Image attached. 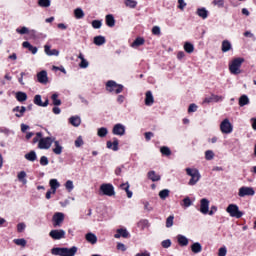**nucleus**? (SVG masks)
<instances>
[{
	"label": "nucleus",
	"mask_w": 256,
	"mask_h": 256,
	"mask_svg": "<svg viewBox=\"0 0 256 256\" xmlns=\"http://www.w3.org/2000/svg\"><path fill=\"white\" fill-rule=\"evenodd\" d=\"M213 157H215V153H213V151L207 150V151L205 152V159H206L207 161H211V160L213 159Z\"/></svg>",
	"instance_id": "8fccbe9b"
},
{
	"label": "nucleus",
	"mask_w": 256,
	"mask_h": 256,
	"mask_svg": "<svg viewBox=\"0 0 256 256\" xmlns=\"http://www.w3.org/2000/svg\"><path fill=\"white\" fill-rule=\"evenodd\" d=\"M107 148L112 149L113 151H119V140H117V138H115L113 142L108 141Z\"/></svg>",
	"instance_id": "a211bd4d"
},
{
	"label": "nucleus",
	"mask_w": 256,
	"mask_h": 256,
	"mask_svg": "<svg viewBox=\"0 0 256 256\" xmlns=\"http://www.w3.org/2000/svg\"><path fill=\"white\" fill-rule=\"evenodd\" d=\"M193 202H191V199L189 197H186L183 199L182 207H191Z\"/></svg>",
	"instance_id": "603ef678"
},
{
	"label": "nucleus",
	"mask_w": 256,
	"mask_h": 256,
	"mask_svg": "<svg viewBox=\"0 0 256 256\" xmlns=\"http://www.w3.org/2000/svg\"><path fill=\"white\" fill-rule=\"evenodd\" d=\"M231 49H233V46L231 45V42H229V40H224L222 42V53H227V51H231Z\"/></svg>",
	"instance_id": "412c9836"
},
{
	"label": "nucleus",
	"mask_w": 256,
	"mask_h": 256,
	"mask_svg": "<svg viewBox=\"0 0 256 256\" xmlns=\"http://www.w3.org/2000/svg\"><path fill=\"white\" fill-rule=\"evenodd\" d=\"M186 173L191 177V179L188 182V185H197V182L199 179H201V174L199 173V170L195 168H186Z\"/></svg>",
	"instance_id": "7ed1b4c3"
},
{
	"label": "nucleus",
	"mask_w": 256,
	"mask_h": 256,
	"mask_svg": "<svg viewBox=\"0 0 256 256\" xmlns=\"http://www.w3.org/2000/svg\"><path fill=\"white\" fill-rule=\"evenodd\" d=\"M106 25L108 27H115V17L112 14L106 15Z\"/></svg>",
	"instance_id": "c85d7f7f"
},
{
	"label": "nucleus",
	"mask_w": 256,
	"mask_h": 256,
	"mask_svg": "<svg viewBox=\"0 0 256 256\" xmlns=\"http://www.w3.org/2000/svg\"><path fill=\"white\" fill-rule=\"evenodd\" d=\"M106 91L109 93H116V95H119V93L123 92V85L117 84V82L113 80H109L106 83Z\"/></svg>",
	"instance_id": "20e7f679"
},
{
	"label": "nucleus",
	"mask_w": 256,
	"mask_h": 256,
	"mask_svg": "<svg viewBox=\"0 0 256 256\" xmlns=\"http://www.w3.org/2000/svg\"><path fill=\"white\" fill-rule=\"evenodd\" d=\"M115 239H120L121 237H123L124 239H127V237H129V232L127 231V229H118L116 234L114 235Z\"/></svg>",
	"instance_id": "2eb2a0df"
},
{
	"label": "nucleus",
	"mask_w": 256,
	"mask_h": 256,
	"mask_svg": "<svg viewBox=\"0 0 256 256\" xmlns=\"http://www.w3.org/2000/svg\"><path fill=\"white\" fill-rule=\"evenodd\" d=\"M101 25H103V23L100 20H93L92 21V27L94 29H101Z\"/></svg>",
	"instance_id": "3c124183"
},
{
	"label": "nucleus",
	"mask_w": 256,
	"mask_h": 256,
	"mask_svg": "<svg viewBox=\"0 0 256 256\" xmlns=\"http://www.w3.org/2000/svg\"><path fill=\"white\" fill-rule=\"evenodd\" d=\"M17 33H20V35H26V33H29V28L22 27L21 29H16Z\"/></svg>",
	"instance_id": "13d9d810"
},
{
	"label": "nucleus",
	"mask_w": 256,
	"mask_h": 256,
	"mask_svg": "<svg viewBox=\"0 0 256 256\" xmlns=\"http://www.w3.org/2000/svg\"><path fill=\"white\" fill-rule=\"evenodd\" d=\"M86 241H88V243H91L92 245H95V243H97V236H95V234L93 233H87L86 236Z\"/></svg>",
	"instance_id": "b1692460"
},
{
	"label": "nucleus",
	"mask_w": 256,
	"mask_h": 256,
	"mask_svg": "<svg viewBox=\"0 0 256 256\" xmlns=\"http://www.w3.org/2000/svg\"><path fill=\"white\" fill-rule=\"evenodd\" d=\"M141 45H145V39H143L142 37H138L131 44V47H133L135 49L137 47H141Z\"/></svg>",
	"instance_id": "a878e982"
},
{
	"label": "nucleus",
	"mask_w": 256,
	"mask_h": 256,
	"mask_svg": "<svg viewBox=\"0 0 256 256\" xmlns=\"http://www.w3.org/2000/svg\"><path fill=\"white\" fill-rule=\"evenodd\" d=\"M100 191L102 195H106L107 197H113V195H115V188L112 184H102Z\"/></svg>",
	"instance_id": "423d86ee"
},
{
	"label": "nucleus",
	"mask_w": 256,
	"mask_h": 256,
	"mask_svg": "<svg viewBox=\"0 0 256 256\" xmlns=\"http://www.w3.org/2000/svg\"><path fill=\"white\" fill-rule=\"evenodd\" d=\"M226 211L229 213L230 217H235L236 219H241L243 217V212L239 210V206L236 204H230Z\"/></svg>",
	"instance_id": "39448f33"
},
{
	"label": "nucleus",
	"mask_w": 256,
	"mask_h": 256,
	"mask_svg": "<svg viewBox=\"0 0 256 256\" xmlns=\"http://www.w3.org/2000/svg\"><path fill=\"white\" fill-rule=\"evenodd\" d=\"M74 15L76 19H83L85 17V12H83V9L81 8H76L74 10Z\"/></svg>",
	"instance_id": "c9c22d12"
},
{
	"label": "nucleus",
	"mask_w": 256,
	"mask_h": 256,
	"mask_svg": "<svg viewBox=\"0 0 256 256\" xmlns=\"http://www.w3.org/2000/svg\"><path fill=\"white\" fill-rule=\"evenodd\" d=\"M40 165L42 166L49 165V159L46 156H42L40 158Z\"/></svg>",
	"instance_id": "bf43d9fd"
},
{
	"label": "nucleus",
	"mask_w": 256,
	"mask_h": 256,
	"mask_svg": "<svg viewBox=\"0 0 256 256\" xmlns=\"http://www.w3.org/2000/svg\"><path fill=\"white\" fill-rule=\"evenodd\" d=\"M239 197H253L255 195V190L252 187H241L238 192Z\"/></svg>",
	"instance_id": "1a4fd4ad"
},
{
	"label": "nucleus",
	"mask_w": 256,
	"mask_h": 256,
	"mask_svg": "<svg viewBox=\"0 0 256 256\" xmlns=\"http://www.w3.org/2000/svg\"><path fill=\"white\" fill-rule=\"evenodd\" d=\"M65 187H66V189L68 190V191H73V181H71V180H68L67 182H66V184H65Z\"/></svg>",
	"instance_id": "052dcab7"
},
{
	"label": "nucleus",
	"mask_w": 256,
	"mask_h": 256,
	"mask_svg": "<svg viewBox=\"0 0 256 256\" xmlns=\"http://www.w3.org/2000/svg\"><path fill=\"white\" fill-rule=\"evenodd\" d=\"M245 63L243 58H235L229 64V71L232 75H239L241 73V65Z\"/></svg>",
	"instance_id": "f03ea898"
},
{
	"label": "nucleus",
	"mask_w": 256,
	"mask_h": 256,
	"mask_svg": "<svg viewBox=\"0 0 256 256\" xmlns=\"http://www.w3.org/2000/svg\"><path fill=\"white\" fill-rule=\"evenodd\" d=\"M191 249L193 253H201L203 248L199 242H196L191 246Z\"/></svg>",
	"instance_id": "58836bf2"
},
{
	"label": "nucleus",
	"mask_w": 256,
	"mask_h": 256,
	"mask_svg": "<svg viewBox=\"0 0 256 256\" xmlns=\"http://www.w3.org/2000/svg\"><path fill=\"white\" fill-rule=\"evenodd\" d=\"M138 227L140 229H146V227H149V220H141L138 222Z\"/></svg>",
	"instance_id": "09e8293b"
},
{
	"label": "nucleus",
	"mask_w": 256,
	"mask_h": 256,
	"mask_svg": "<svg viewBox=\"0 0 256 256\" xmlns=\"http://www.w3.org/2000/svg\"><path fill=\"white\" fill-rule=\"evenodd\" d=\"M54 145L55 148H53V153H55V155H61V153H63V147L59 145V141L54 140Z\"/></svg>",
	"instance_id": "7c9ffc66"
},
{
	"label": "nucleus",
	"mask_w": 256,
	"mask_h": 256,
	"mask_svg": "<svg viewBox=\"0 0 256 256\" xmlns=\"http://www.w3.org/2000/svg\"><path fill=\"white\" fill-rule=\"evenodd\" d=\"M160 153H162V155H165L166 157H169V155H171V149H169V147L167 146H163L160 148Z\"/></svg>",
	"instance_id": "a18cd8bd"
},
{
	"label": "nucleus",
	"mask_w": 256,
	"mask_h": 256,
	"mask_svg": "<svg viewBox=\"0 0 256 256\" xmlns=\"http://www.w3.org/2000/svg\"><path fill=\"white\" fill-rule=\"evenodd\" d=\"M184 51H186V53H193V51H195V47L193 46V44L186 42L184 44Z\"/></svg>",
	"instance_id": "ea45409f"
},
{
	"label": "nucleus",
	"mask_w": 256,
	"mask_h": 256,
	"mask_svg": "<svg viewBox=\"0 0 256 256\" xmlns=\"http://www.w3.org/2000/svg\"><path fill=\"white\" fill-rule=\"evenodd\" d=\"M213 5H216L217 7H223V5H225V1L224 0H214Z\"/></svg>",
	"instance_id": "e2e57ef3"
},
{
	"label": "nucleus",
	"mask_w": 256,
	"mask_h": 256,
	"mask_svg": "<svg viewBox=\"0 0 256 256\" xmlns=\"http://www.w3.org/2000/svg\"><path fill=\"white\" fill-rule=\"evenodd\" d=\"M126 7H129L130 9H135L137 7V1L135 0H125Z\"/></svg>",
	"instance_id": "37998d69"
},
{
	"label": "nucleus",
	"mask_w": 256,
	"mask_h": 256,
	"mask_svg": "<svg viewBox=\"0 0 256 256\" xmlns=\"http://www.w3.org/2000/svg\"><path fill=\"white\" fill-rule=\"evenodd\" d=\"M34 103L35 105H38V107H47V105H49V99H46L45 102L43 103L41 101V95H36L34 97Z\"/></svg>",
	"instance_id": "dca6fc26"
},
{
	"label": "nucleus",
	"mask_w": 256,
	"mask_h": 256,
	"mask_svg": "<svg viewBox=\"0 0 256 256\" xmlns=\"http://www.w3.org/2000/svg\"><path fill=\"white\" fill-rule=\"evenodd\" d=\"M22 47H24V49H28L29 51H31L33 55L37 53V47L31 45V43H29L28 41L23 42Z\"/></svg>",
	"instance_id": "393cba45"
},
{
	"label": "nucleus",
	"mask_w": 256,
	"mask_h": 256,
	"mask_svg": "<svg viewBox=\"0 0 256 256\" xmlns=\"http://www.w3.org/2000/svg\"><path fill=\"white\" fill-rule=\"evenodd\" d=\"M200 211L203 213V215H207V213H209V200L206 198H203L200 201Z\"/></svg>",
	"instance_id": "ddd939ff"
},
{
	"label": "nucleus",
	"mask_w": 256,
	"mask_h": 256,
	"mask_svg": "<svg viewBox=\"0 0 256 256\" xmlns=\"http://www.w3.org/2000/svg\"><path fill=\"white\" fill-rule=\"evenodd\" d=\"M155 103V99L153 98V93L151 91L146 92V97H145V105L148 107L153 105Z\"/></svg>",
	"instance_id": "f3484780"
},
{
	"label": "nucleus",
	"mask_w": 256,
	"mask_h": 256,
	"mask_svg": "<svg viewBox=\"0 0 256 256\" xmlns=\"http://www.w3.org/2000/svg\"><path fill=\"white\" fill-rule=\"evenodd\" d=\"M52 221H53L54 227H61V223H63V221H65V214H63L61 212H56L53 215Z\"/></svg>",
	"instance_id": "9d476101"
},
{
	"label": "nucleus",
	"mask_w": 256,
	"mask_h": 256,
	"mask_svg": "<svg viewBox=\"0 0 256 256\" xmlns=\"http://www.w3.org/2000/svg\"><path fill=\"white\" fill-rule=\"evenodd\" d=\"M69 121L74 127H79V125H81V118L79 116H72Z\"/></svg>",
	"instance_id": "c756f323"
},
{
	"label": "nucleus",
	"mask_w": 256,
	"mask_h": 256,
	"mask_svg": "<svg viewBox=\"0 0 256 256\" xmlns=\"http://www.w3.org/2000/svg\"><path fill=\"white\" fill-rule=\"evenodd\" d=\"M197 15L202 19H207L209 12L205 8H199L197 10Z\"/></svg>",
	"instance_id": "473e14b6"
},
{
	"label": "nucleus",
	"mask_w": 256,
	"mask_h": 256,
	"mask_svg": "<svg viewBox=\"0 0 256 256\" xmlns=\"http://www.w3.org/2000/svg\"><path fill=\"white\" fill-rule=\"evenodd\" d=\"M148 179H150L153 182L161 181V176L158 175L155 171H150L148 172Z\"/></svg>",
	"instance_id": "cd10ccee"
},
{
	"label": "nucleus",
	"mask_w": 256,
	"mask_h": 256,
	"mask_svg": "<svg viewBox=\"0 0 256 256\" xmlns=\"http://www.w3.org/2000/svg\"><path fill=\"white\" fill-rule=\"evenodd\" d=\"M109 133V131L107 130V128L102 127L98 129L97 135L98 137H107V134Z\"/></svg>",
	"instance_id": "c03bdc74"
},
{
	"label": "nucleus",
	"mask_w": 256,
	"mask_h": 256,
	"mask_svg": "<svg viewBox=\"0 0 256 256\" xmlns=\"http://www.w3.org/2000/svg\"><path fill=\"white\" fill-rule=\"evenodd\" d=\"M177 241L181 247H187L189 245V239L183 235H178L177 236Z\"/></svg>",
	"instance_id": "aec40b11"
},
{
	"label": "nucleus",
	"mask_w": 256,
	"mask_h": 256,
	"mask_svg": "<svg viewBox=\"0 0 256 256\" xmlns=\"http://www.w3.org/2000/svg\"><path fill=\"white\" fill-rule=\"evenodd\" d=\"M54 141H55V138H52V137L41 138L39 140L38 147L39 149H50Z\"/></svg>",
	"instance_id": "0eeeda50"
},
{
	"label": "nucleus",
	"mask_w": 256,
	"mask_h": 256,
	"mask_svg": "<svg viewBox=\"0 0 256 256\" xmlns=\"http://www.w3.org/2000/svg\"><path fill=\"white\" fill-rule=\"evenodd\" d=\"M49 235L54 240L65 239V230H52Z\"/></svg>",
	"instance_id": "9b49d317"
},
{
	"label": "nucleus",
	"mask_w": 256,
	"mask_h": 256,
	"mask_svg": "<svg viewBox=\"0 0 256 256\" xmlns=\"http://www.w3.org/2000/svg\"><path fill=\"white\" fill-rule=\"evenodd\" d=\"M213 102H217V95L212 94L210 97H206L203 100V105H205V103H213Z\"/></svg>",
	"instance_id": "79ce46f5"
},
{
	"label": "nucleus",
	"mask_w": 256,
	"mask_h": 256,
	"mask_svg": "<svg viewBox=\"0 0 256 256\" xmlns=\"http://www.w3.org/2000/svg\"><path fill=\"white\" fill-rule=\"evenodd\" d=\"M112 133L114 135H120V137H121V136L125 135V127L123 126V124H116L113 127Z\"/></svg>",
	"instance_id": "4468645a"
},
{
	"label": "nucleus",
	"mask_w": 256,
	"mask_h": 256,
	"mask_svg": "<svg viewBox=\"0 0 256 256\" xmlns=\"http://www.w3.org/2000/svg\"><path fill=\"white\" fill-rule=\"evenodd\" d=\"M187 7V3H185V0H178V9L180 11H183Z\"/></svg>",
	"instance_id": "4d7b16f0"
},
{
	"label": "nucleus",
	"mask_w": 256,
	"mask_h": 256,
	"mask_svg": "<svg viewBox=\"0 0 256 256\" xmlns=\"http://www.w3.org/2000/svg\"><path fill=\"white\" fill-rule=\"evenodd\" d=\"M50 187L52 189V194L55 195V193H57V189L60 187L59 181H57V179H51Z\"/></svg>",
	"instance_id": "4be33fe9"
},
{
	"label": "nucleus",
	"mask_w": 256,
	"mask_h": 256,
	"mask_svg": "<svg viewBox=\"0 0 256 256\" xmlns=\"http://www.w3.org/2000/svg\"><path fill=\"white\" fill-rule=\"evenodd\" d=\"M43 139V133L37 132L36 137L33 138V143H39Z\"/></svg>",
	"instance_id": "5fc2aeb1"
},
{
	"label": "nucleus",
	"mask_w": 256,
	"mask_h": 256,
	"mask_svg": "<svg viewBox=\"0 0 256 256\" xmlns=\"http://www.w3.org/2000/svg\"><path fill=\"white\" fill-rule=\"evenodd\" d=\"M16 99L17 101H20V103H23V101H27V94L24 92H17Z\"/></svg>",
	"instance_id": "e433bc0d"
},
{
	"label": "nucleus",
	"mask_w": 256,
	"mask_h": 256,
	"mask_svg": "<svg viewBox=\"0 0 256 256\" xmlns=\"http://www.w3.org/2000/svg\"><path fill=\"white\" fill-rule=\"evenodd\" d=\"M239 105L240 107H245V105H249V97H247V95H242L239 98Z\"/></svg>",
	"instance_id": "72a5a7b5"
},
{
	"label": "nucleus",
	"mask_w": 256,
	"mask_h": 256,
	"mask_svg": "<svg viewBox=\"0 0 256 256\" xmlns=\"http://www.w3.org/2000/svg\"><path fill=\"white\" fill-rule=\"evenodd\" d=\"M94 45H97L98 47H101V45H105V37L104 36H96L94 37Z\"/></svg>",
	"instance_id": "bb28decb"
},
{
	"label": "nucleus",
	"mask_w": 256,
	"mask_h": 256,
	"mask_svg": "<svg viewBox=\"0 0 256 256\" xmlns=\"http://www.w3.org/2000/svg\"><path fill=\"white\" fill-rule=\"evenodd\" d=\"M39 7H50L51 0H38Z\"/></svg>",
	"instance_id": "49530a36"
},
{
	"label": "nucleus",
	"mask_w": 256,
	"mask_h": 256,
	"mask_svg": "<svg viewBox=\"0 0 256 256\" xmlns=\"http://www.w3.org/2000/svg\"><path fill=\"white\" fill-rule=\"evenodd\" d=\"M227 255V248L221 247L218 251V256H225Z\"/></svg>",
	"instance_id": "69168bd1"
},
{
	"label": "nucleus",
	"mask_w": 256,
	"mask_h": 256,
	"mask_svg": "<svg viewBox=\"0 0 256 256\" xmlns=\"http://www.w3.org/2000/svg\"><path fill=\"white\" fill-rule=\"evenodd\" d=\"M38 83L42 85H47L49 83V77H47V71L42 70L37 74Z\"/></svg>",
	"instance_id": "f8f14e48"
},
{
	"label": "nucleus",
	"mask_w": 256,
	"mask_h": 256,
	"mask_svg": "<svg viewBox=\"0 0 256 256\" xmlns=\"http://www.w3.org/2000/svg\"><path fill=\"white\" fill-rule=\"evenodd\" d=\"M51 253L52 255L59 256H75L77 254V247L73 246L71 248H53Z\"/></svg>",
	"instance_id": "f257e3e1"
},
{
	"label": "nucleus",
	"mask_w": 256,
	"mask_h": 256,
	"mask_svg": "<svg viewBox=\"0 0 256 256\" xmlns=\"http://www.w3.org/2000/svg\"><path fill=\"white\" fill-rule=\"evenodd\" d=\"M173 219H175V217L173 215L169 216L166 219V227H173Z\"/></svg>",
	"instance_id": "864d4df0"
},
{
	"label": "nucleus",
	"mask_w": 256,
	"mask_h": 256,
	"mask_svg": "<svg viewBox=\"0 0 256 256\" xmlns=\"http://www.w3.org/2000/svg\"><path fill=\"white\" fill-rule=\"evenodd\" d=\"M25 159H27V161H37V154L35 153V151H30L29 153L25 154Z\"/></svg>",
	"instance_id": "2f4dec72"
},
{
	"label": "nucleus",
	"mask_w": 256,
	"mask_h": 256,
	"mask_svg": "<svg viewBox=\"0 0 256 256\" xmlns=\"http://www.w3.org/2000/svg\"><path fill=\"white\" fill-rule=\"evenodd\" d=\"M169 193H170L169 189H164V190L160 191L159 192L160 199L165 200L166 197H169Z\"/></svg>",
	"instance_id": "de8ad7c7"
},
{
	"label": "nucleus",
	"mask_w": 256,
	"mask_h": 256,
	"mask_svg": "<svg viewBox=\"0 0 256 256\" xmlns=\"http://www.w3.org/2000/svg\"><path fill=\"white\" fill-rule=\"evenodd\" d=\"M195 111H197V105L190 104V106L188 108V113H195Z\"/></svg>",
	"instance_id": "774afa93"
},
{
	"label": "nucleus",
	"mask_w": 256,
	"mask_h": 256,
	"mask_svg": "<svg viewBox=\"0 0 256 256\" xmlns=\"http://www.w3.org/2000/svg\"><path fill=\"white\" fill-rule=\"evenodd\" d=\"M27 227V225H25V223L21 222L17 225V231L18 233H23V231H25V228Z\"/></svg>",
	"instance_id": "6e6d98bb"
},
{
	"label": "nucleus",
	"mask_w": 256,
	"mask_h": 256,
	"mask_svg": "<svg viewBox=\"0 0 256 256\" xmlns=\"http://www.w3.org/2000/svg\"><path fill=\"white\" fill-rule=\"evenodd\" d=\"M78 59L81 60L79 67L81 69H87V67H89V62L87 60H85V57L83 56L82 53L79 54Z\"/></svg>",
	"instance_id": "5701e85b"
},
{
	"label": "nucleus",
	"mask_w": 256,
	"mask_h": 256,
	"mask_svg": "<svg viewBox=\"0 0 256 256\" xmlns=\"http://www.w3.org/2000/svg\"><path fill=\"white\" fill-rule=\"evenodd\" d=\"M81 145H83V138L80 136L75 140V147H81Z\"/></svg>",
	"instance_id": "338daca9"
},
{
	"label": "nucleus",
	"mask_w": 256,
	"mask_h": 256,
	"mask_svg": "<svg viewBox=\"0 0 256 256\" xmlns=\"http://www.w3.org/2000/svg\"><path fill=\"white\" fill-rule=\"evenodd\" d=\"M152 33L153 35H161V28H159V26H154L152 28Z\"/></svg>",
	"instance_id": "680f3d73"
},
{
	"label": "nucleus",
	"mask_w": 256,
	"mask_h": 256,
	"mask_svg": "<svg viewBox=\"0 0 256 256\" xmlns=\"http://www.w3.org/2000/svg\"><path fill=\"white\" fill-rule=\"evenodd\" d=\"M18 177V181H21V183H23L24 185H26L27 183V179H25V177H27V173L25 171H21L18 173L17 175Z\"/></svg>",
	"instance_id": "4c0bfd02"
},
{
	"label": "nucleus",
	"mask_w": 256,
	"mask_h": 256,
	"mask_svg": "<svg viewBox=\"0 0 256 256\" xmlns=\"http://www.w3.org/2000/svg\"><path fill=\"white\" fill-rule=\"evenodd\" d=\"M14 243H15V245H18L19 247L27 246V240H25V238L14 239Z\"/></svg>",
	"instance_id": "a19ab883"
},
{
	"label": "nucleus",
	"mask_w": 256,
	"mask_h": 256,
	"mask_svg": "<svg viewBox=\"0 0 256 256\" xmlns=\"http://www.w3.org/2000/svg\"><path fill=\"white\" fill-rule=\"evenodd\" d=\"M52 99V103L53 105H55V107H59V105H61V100L59 99V94L54 93L51 96Z\"/></svg>",
	"instance_id": "f704fd0d"
},
{
	"label": "nucleus",
	"mask_w": 256,
	"mask_h": 256,
	"mask_svg": "<svg viewBox=\"0 0 256 256\" xmlns=\"http://www.w3.org/2000/svg\"><path fill=\"white\" fill-rule=\"evenodd\" d=\"M44 51H45L46 55H49V56L55 55L57 57L59 55V50H57V49L51 50V46H49V45L44 46Z\"/></svg>",
	"instance_id": "6ab92c4d"
},
{
	"label": "nucleus",
	"mask_w": 256,
	"mask_h": 256,
	"mask_svg": "<svg viewBox=\"0 0 256 256\" xmlns=\"http://www.w3.org/2000/svg\"><path fill=\"white\" fill-rule=\"evenodd\" d=\"M162 247H164V249H169V247H171V240L162 241Z\"/></svg>",
	"instance_id": "0e129e2a"
},
{
	"label": "nucleus",
	"mask_w": 256,
	"mask_h": 256,
	"mask_svg": "<svg viewBox=\"0 0 256 256\" xmlns=\"http://www.w3.org/2000/svg\"><path fill=\"white\" fill-rule=\"evenodd\" d=\"M220 131L225 134H229L233 131V125L229 122V119H224L220 124Z\"/></svg>",
	"instance_id": "6e6552de"
}]
</instances>
